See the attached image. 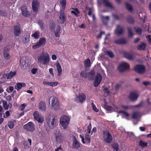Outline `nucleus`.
I'll list each match as a JSON object with an SVG mask.
<instances>
[{"instance_id": "nucleus-1", "label": "nucleus", "mask_w": 151, "mask_h": 151, "mask_svg": "<svg viewBox=\"0 0 151 151\" xmlns=\"http://www.w3.org/2000/svg\"><path fill=\"white\" fill-rule=\"evenodd\" d=\"M46 121L49 127L51 129H53L56 125L57 117L53 114H49L47 116Z\"/></svg>"}, {"instance_id": "nucleus-2", "label": "nucleus", "mask_w": 151, "mask_h": 151, "mask_svg": "<svg viewBox=\"0 0 151 151\" xmlns=\"http://www.w3.org/2000/svg\"><path fill=\"white\" fill-rule=\"evenodd\" d=\"M38 62L44 65L48 64L50 61V56L48 53L43 52L38 55L37 57Z\"/></svg>"}, {"instance_id": "nucleus-3", "label": "nucleus", "mask_w": 151, "mask_h": 151, "mask_svg": "<svg viewBox=\"0 0 151 151\" xmlns=\"http://www.w3.org/2000/svg\"><path fill=\"white\" fill-rule=\"evenodd\" d=\"M49 103L52 109L57 110L59 108L60 106L59 101L55 97L51 96L49 99Z\"/></svg>"}, {"instance_id": "nucleus-4", "label": "nucleus", "mask_w": 151, "mask_h": 151, "mask_svg": "<svg viewBox=\"0 0 151 151\" xmlns=\"http://www.w3.org/2000/svg\"><path fill=\"white\" fill-rule=\"evenodd\" d=\"M50 26L52 31H54L55 36L57 37H59L60 34V27L58 25H56L54 22H51Z\"/></svg>"}, {"instance_id": "nucleus-5", "label": "nucleus", "mask_w": 151, "mask_h": 151, "mask_svg": "<svg viewBox=\"0 0 151 151\" xmlns=\"http://www.w3.org/2000/svg\"><path fill=\"white\" fill-rule=\"evenodd\" d=\"M70 118L66 115L62 116L60 119V123L61 126L64 129L67 128L69 124Z\"/></svg>"}, {"instance_id": "nucleus-6", "label": "nucleus", "mask_w": 151, "mask_h": 151, "mask_svg": "<svg viewBox=\"0 0 151 151\" xmlns=\"http://www.w3.org/2000/svg\"><path fill=\"white\" fill-rule=\"evenodd\" d=\"M54 137L57 142H60L63 140V136L59 130H55L54 132Z\"/></svg>"}, {"instance_id": "nucleus-7", "label": "nucleus", "mask_w": 151, "mask_h": 151, "mask_svg": "<svg viewBox=\"0 0 151 151\" xmlns=\"http://www.w3.org/2000/svg\"><path fill=\"white\" fill-rule=\"evenodd\" d=\"M8 47H6L4 48V50L3 52V56L4 58V62L7 64L10 63L12 60V58L11 56L9 55V53L6 51L8 50Z\"/></svg>"}, {"instance_id": "nucleus-8", "label": "nucleus", "mask_w": 151, "mask_h": 151, "mask_svg": "<svg viewBox=\"0 0 151 151\" xmlns=\"http://www.w3.org/2000/svg\"><path fill=\"white\" fill-rule=\"evenodd\" d=\"M103 138L104 141L107 143H110L112 141V136L107 131H105L103 132Z\"/></svg>"}, {"instance_id": "nucleus-9", "label": "nucleus", "mask_w": 151, "mask_h": 151, "mask_svg": "<svg viewBox=\"0 0 151 151\" xmlns=\"http://www.w3.org/2000/svg\"><path fill=\"white\" fill-rule=\"evenodd\" d=\"M35 124L32 122H29L24 126V129L28 131L33 132L35 130Z\"/></svg>"}, {"instance_id": "nucleus-10", "label": "nucleus", "mask_w": 151, "mask_h": 151, "mask_svg": "<svg viewBox=\"0 0 151 151\" xmlns=\"http://www.w3.org/2000/svg\"><path fill=\"white\" fill-rule=\"evenodd\" d=\"M86 98V95L82 93H79L77 95L75 99V101L78 102L82 103L85 101Z\"/></svg>"}, {"instance_id": "nucleus-11", "label": "nucleus", "mask_w": 151, "mask_h": 151, "mask_svg": "<svg viewBox=\"0 0 151 151\" xmlns=\"http://www.w3.org/2000/svg\"><path fill=\"white\" fill-rule=\"evenodd\" d=\"M129 65L127 63L123 62L121 63L118 66V69L120 72H122L129 69Z\"/></svg>"}, {"instance_id": "nucleus-12", "label": "nucleus", "mask_w": 151, "mask_h": 151, "mask_svg": "<svg viewBox=\"0 0 151 151\" xmlns=\"http://www.w3.org/2000/svg\"><path fill=\"white\" fill-rule=\"evenodd\" d=\"M40 3L38 0H33L32 2V7L34 12H37L38 11Z\"/></svg>"}, {"instance_id": "nucleus-13", "label": "nucleus", "mask_w": 151, "mask_h": 151, "mask_svg": "<svg viewBox=\"0 0 151 151\" xmlns=\"http://www.w3.org/2000/svg\"><path fill=\"white\" fill-rule=\"evenodd\" d=\"M14 35L16 37L19 36L21 33L20 24L19 23L16 24L14 27Z\"/></svg>"}, {"instance_id": "nucleus-14", "label": "nucleus", "mask_w": 151, "mask_h": 151, "mask_svg": "<svg viewBox=\"0 0 151 151\" xmlns=\"http://www.w3.org/2000/svg\"><path fill=\"white\" fill-rule=\"evenodd\" d=\"M65 19L66 17L65 15L64 10H60L58 19V22L61 24H63Z\"/></svg>"}, {"instance_id": "nucleus-15", "label": "nucleus", "mask_w": 151, "mask_h": 151, "mask_svg": "<svg viewBox=\"0 0 151 151\" xmlns=\"http://www.w3.org/2000/svg\"><path fill=\"white\" fill-rule=\"evenodd\" d=\"M33 116L35 119L39 122L42 123L43 121V117L39 114L38 111H35L33 113Z\"/></svg>"}, {"instance_id": "nucleus-16", "label": "nucleus", "mask_w": 151, "mask_h": 151, "mask_svg": "<svg viewBox=\"0 0 151 151\" xmlns=\"http://www.w3.org/2000/svg\"><path fill=\"white\" fill-rule=\"evenodd\" d=\"M134 70L139 74L143 73L145 70V67L142 65H136L134 68Z\"/></svg>"}, {"instance_id": "nucleus-17", "label": "nucleus", "mask_w": 151, "mask_h": 151, "mask_svg": "<svg viewBox=\"0 0 151 151\" xmlns=\"http://www.w3.org/2000/svg\"><path fill=\"white\" fill-rule=\"evenodd\" d=\"M102 79L101 76L99 73H97L95 76L94 82V86L96 87L98 86L101 82Z\"/></svg>"}, {"instance_id": "nucleus-18", "label": "nucleus", "mask_w": 151, "mask_h": 151, "mask_svg": "<svg viewBox=\"0 0 151 151\" xmlns=\"http://www.w3.org/2000/svg\"><path fill=\"white\" fill-rule=\"evenodd\" d=\"M72 146L75 149H77L80 147L79 142L73 136L72 138Z\"/></svg>"}, {"instance_id": "nucleus-19", "label": "nucleus", "mask_w": 151, "mask_h": 151, "mask_svg": "<svg viewBox=\"0 0 151 151\" xmlns=\"http://www.w3.org/2000/svg\"><path fill=\"white\" fill-rule=\"evenodd\" d=\"M20 64L22 69H25L27 68L28 65L26 63L25 58L23 57L21 58Z\"/></svg>"}, {"instance_id": "nucleus-20", "label": "nucleus", "mask_w": 151, "mask_h": 151, "mask_svg": "<svg viewBox=\"0 0 151 151\" xmlns=\"http://www.w3.org/2000/svg\"><path fill=\"white\" fill-rule=\"evenodd\" d=\"M124 32L123 28L120 25H118L117 26L115 31L116 34L117 35L123 34Z\"/></svg>"}, {"instance_id": "nucleus-21", "label": "nucleus", "mask_w": 151, "mask_h": 151, "mask_svg": "<svg viewBox=\"0 0 151 151\" xmlns=\"http://www.w3.org/2000/svg\"><path fill=\"white\" fill-rule=\"evenodd\" d=\"M124 57L129 60H132L134 57V54L133 53H128L127 52H124Z\"/></svg>"}, {"instance_id": "nucleus-22", "label": "nucleus", "mask_w": 151, "mask_h": 151, "mask_svg": "<svg viewBox=\"0 0 151 151\" xmlns=\"http://www.w3.org/2000/svg\"><path fill=\"white\" fill-rule=\"evenodd\" d=\"M138 96L136 92L131 93L129 96V97L132 101H135L137 99Z\"/></svg>"}, {"instance_id": "nucleus-23", "label": "nucleus", "mask_w": 151, "mask_h": 151, "mask_svg": "<svg viewBox=\"0 0 151 151\" xmlns=\"http://www.w3.org/2000/svg\"><path fill=\"white\" fill-rule=\"evenodd\" d=\"M39 108L42 111H45L46 109V106L45 103L43 101L40 102Z\"/></svg>"}, {"instance_id": "nucleus-24", "label": "nucleus", "mask_w": 151, "mask_h": 151, "mask_svg": "<svg viewBox=\"0 0 151 151\" xmlns=\"http://www.w3.org/2000/svg\"><path fill=\"white\" fill-rule=\"evenodd\" d=\"M22 14L23 16L27 17L29 15V13L27 11V7L26 6H24L22 7Z\"/></svg>"}, {"instance_id": "nucleus-25", "label": "nucleus", "mask_w": 151, "mask_h": 151, "mask_svg": "<svg viewBox=\"0 0 151 151\" xmlns=\"http://www.w3.org/2000/svg\"><path fill=\"white\" fill-rule=\"evenodd\" d=\"M25 86V84L24 83H18L16 85L15 88L17 91H19L22 87H24Z\"/></svg>"}, {"instance_id": "nucleus-26", "label": "nucleus", "mask_w": 151, "mask_h": 151, "mask_svg": "<svg viewBox=\"0 0 151 151\" xmlns=\"http://www.w3.org/2000/svg\"><path fill=\"white\" fill-rule=\"evenodd\" d=\"M102 3L108 7L110 8H112L113 7L111 4L107 0H102Z\"/></svg>"}, {"instance_id": "nucleus-27", "label": "nucleus", "mask_w": 151, "mask_h": 151, "mask_svg": "<svg viewBox=\"0 0 151 151\" xmlns=\"http://www.w3.org/2000/svg\"><path fill=\"white\" fill-rule=\"evenodd\" d=\"M114 42L117 44H123L126 43V41L124 39H121L115 40Z\"/></svg>"}, {"instance_id": "nucleus-28", "label": "nucleus", "mask_w": 151, "mask_h": 151, "mask_svg": "<svg viewBox=\"0 0 151 151\" xmlns=\"http://www.w3.org/2000/svg\"><path fill=\"white\" fill-rule=\"evenodd\" d=\"M4 107L6 110H7L9 107L11 108L12 106V104L10 103L7 104V102L5 101H3V105Z\"/></svg>"}, {"instance_id": "nucleus-29", "label": "nucleus", "mask_w": 151, "mask_h": 151, "mask_svg": "<svg viewBox=\"0 0 151 151\" xmlns=\"http://www.w3.org/2000/svg\"><path fill=\"white\" fill-rule=\"evenodd\" d=\"M55 65L57 68L58 75H60L62 73V69L60 64L59 63H57L55 64Z\"/></svg>"}, {"instance_id": "nucleus-30", "label": "nucleus", "mask_w": 151, "mask_h": 151, "mask_svg": "<svg viewBox=\"0 0 151 151\" xmlns=\"http://www.w3.org/2000/svg\"><path fill=\"white\" fill-rule=\"evenodd\" d=\"M46 42V41L45 38L43 37L40 38L37 43L40 47L41 46H44Z\"/></svg>"}, {"instance_id": "nucleus-31", "label": "nucleus", "mask_w": 151, "mask_h": 151, "mask_svg": "<svg viewBox=\"0 0 151 151\" xmlns=\"http://www.w3.org/2000/svg\"><path fill=\"white\" fill-rule=\"evenodd\" d=\"M16 123V121H11L8 123V126L10 129H12L14 127Z\"/></svg>"}, {"instance_id": "nucleus-32", "label": "nucleus", "mask_w": 151, "mask_h": 151, "mask_svg": "<svg viewBox=\"0 0 151 151\" xmlns=\"http://www.w3.org/2000/svg\"><path fill=\"white\" fill-rule=\"evenodd\" d=\"M60 3L62 7V9L61 10H64L66 4V0H60Z\"/></svg>"}, {"instance_id": "nucleus-33", "label": "nucleus", "mask_w": 151, "mask_h": 151, "mask_svg": "<svg viewBox=\"0 0 151 151\" xmlns=\"http://www.w3.org/2000/svg\"><path fill=\"white\" fill-rule=\"evenodd\" d=\"M146 44L145 43H142L137 46V49L139 50H144Z\"/></svg>"}, {"instance_id": "nucleus-34", "label": "nucleus", "mask_w": 151, "mask_h": 151, "mask_svg": "<svg viewBox=\"0 0 151 151\" xmlns=\"http://www.w3.org/2000/svg\"><path fill=\"white\" fill-rule=\"evenodd\" d=\"M89 75V74H88V73H86L85 71H82L81 73V76L85 78H90V77Z\"/></svg>"}, {"instance_id": "nucleus-35", "label": "nucleus", "mask_w": 151, "mask_h": 151, "mask_svg": "<svg viewBox=\"0 0 151 151\" xmlns=\"http://www.w3.org/2000/svg\"><path fill=\"white\" fill-rule=\"evenodd\" d=\"M102 19L104 23L106 24L108 22L109 20V17L108 16H101Z\"/></svg>"}, {"instance_id": "nucleus-36", "label": "nucleus", "mask_w": 151, "mask_h": 151, "mask_svg": "<svg viewBox=\"0 0 151 151\" xmlns=\"http://www.w3.org/2000/svg\"><path fill=\"white\" fill-rule=\"evenodd\" d=\"M40 33L38 32H36L33 33L31 36L35 39H38L40 37Z\"/></svg>"}, {"instance_id": "nucleus-37", "label": "nucleus", "mask_w": 151, "mask_h": 151, "mask_svg": "<svg viewBox=\"0 0 151 151\" xmlns=\"http://www.w3.org/2000/svg\"><path fill=\"white\" fill-rule=\"evenodd\" d=\"M140 116V114L139 112H134L133 113L132 117L134 119H136Z\"/></svg>"}, {"instance_id": "nucleus-38", "label": "nucleus", "mask_w": 151, "mask_h": 151, "mask_svg": "<svg viewBox=\"0 0 151 151\" xmlns=\"http://www.w3.org/2000/svg\"><path fill=\"white\" fill-rule=\"evenodd\" d=\"M105 55L109 56L111 58H113L114 56L113 53L110 51H107L105 52Z\"/></svg>"}, {"instance_id": "nucleus-39", "label": "nucleus", "mask_w": 151, "mask_h": 151, "mask_svg": "<svg viewBox=\"0 0 151 151\" xmlns=\"http://www.w3.org/2000/svg\"><path fill=\"white\" fill-rule=\"evenodd\" d=\"M84 65L86 67H88L91 65V62L89 59H87L84 61Z\"/></svg>"}, {"instance_id": "nucleus-40", "label": "nucleus", "mask_w": 151, "mask_h": 151, "mask_svg": "<svg viewBox=\"0 0 151 151\" xmlns=\"http://www.w3.org/2000/svg\"><path fill=\"white\" fill-rule=\"evenodd\" d=\"M16 73L15 71L14 72H11L9 73L8 74L7 77V79H10L13 77L15 75Z\"/></svg>"}, {"instance_id": "nucleus-41", "label": "nucleus", "mask_w": 151, "mask_h": 151, "mask_svg": "<svg viewBox=\"0 0 151 151\" xmlns=\"http://www.w3.org/2000/svg\"><path fill=\"white\" fill-rule=\"evenodd\" d=\"M112 146L116 151H118L119 150V146L117 143H113Z\"/></svg>"}, {"instance_id": "nucleus-42", "label": "nucleus", "mask_w": 151, "mask_h": 151, "mask_svg": "<svg viewBox=\"0 0 151 151\" xmlns=\"http://www.w3.org/2000/svg\"><path fill=\"white\" fill-rule=\"evenodd\" d=\"M139 145L142 147H144L147 146V143L141 140L139 141Z\"/></svg>"}, {"instance_id": "nucleus-43", "label": "nucleus", "mask_w": 151, "mask_h": 151, "mask_svg": "<svg viewBox=\"0 0 151 151\" xmlns=\"http://www.w3.org/2000/svg\"><path fill=\"white\" fill-rule=\"evenodd\" d=\"M71 13L77 16H78V14L79 13V12L77 9H73V10L71 11Z\"/></svg>"}, {"instance_id": "nucleus-44", "label": "nucleus", "mask_w": 151, "mask_h": 151, "mask_svg": "<svg viewBox=\"0 0 151 151\" xmlns=\"http://www.w3.org/2000/svg\"><path fill=\"white\" fill-rule=\"evenodd\" d=\"M127 21L129 23H133L134 22V20L132 18L131 16H129L127 17Z\"/></svg>"}, {"instance_id": "nucleus-45", "label": "nucleus", "mask_w": 151, "mask_h": 151, "mask_svg": "<svg viewBox=\"0 0 151 151\" xmlns=\"http://www.w3.org/2000/svg\"><path fill=\"white\" fill-rule=\"evenodd\" d=\"M128 137H130L131 139H134L135 138V136L132 132H127Z\"/></svg>"}, {"instance_id": "nucleus-46", "label": "nucleus", "mask_w": 151, "mask_h": 151, "mask_svg": "<svg viewBox=\"0 0 151 151\" xmlns=\"http://www.w3.org/2000/svg\"><path fill=\"white\" fill-rule=\"evenodd\" d=\"M126 5L127 9L129 11H131L132 10V7L130 4L128 3H126Z\"/></svg>"}, {"instance_id": "nucleus-47", "label": "nucleus", "mask_w": 151, "mask_h": 151, "mask_svg": "<svg viewBox=\"0 0 151 151\" xmlns=\"http://www.w3.org/2000/svg\"><path fill=\"white\" fill-rule=\"evenodd\" d=\"M127 29L128 30V34L129 37H132L133 36V34L131 29L129 27H128Z\"/></svg>"}, {"instance_id": "nucleus-48", "label": "nucleus", "mask_w": 151, "mask_h": 151, "mask_svg": "<svg viewBox=\"0 0 151 151\" xmlns=\"http://www.w3.org/2000/svg\"><path fill=\"white\" fill-rule=\"evenodd\" d=\"M93 109L96 112H98L99 111V110L98 109L95 105L93 103H91Z\"/></svg>"}, {"instance_id": "nucleus-49", "label": "nucleus", "mask_w": 151, "mask_h": 151, "mask_svg": "<svg viewBox=\"0 0 151 151\" xmlns=\"http://www.w3.org/2000/svg\"><path fill=\"white\" fill-rule=\"evenodd\" d=\"M58 84L57 82H50V86L54 87L56 86Z\"/></svg>"}, {"instance_id": "nucleus-50", "label": "nucleus", "mask_w": 151, "mask_h": 151, "mask_svg": "<svg viewBox=\"0 0 151 151\" xmlns=\"http://www.w3.org/2000/svg\"><path fill=\"white\" fill-rule=\"evenodd\" d=\"M119 113L122 114L124 115L126 117L128 116L129 115V114L128 113L123 111H119Z\"/></svg>"}, {"instance_id": "nucleus-51", "label": "nucleus", "mask_w": 151, "mask_h": 151, "mask_svg": "<svg viewBox=\"0 0 151 151\" xmlns=\"http://www.w3.org/2000/svg\"><path fill=\"white\" fill-rule=\"evenodd\" d=\"M136 32L139 34H141L142 29L140 27H137L135 28Z\"/></svg>"}, {"instance_id": "nucleus-52", "label": "nucleus", "mask_w": 151, "mask_h": 151, "mask_svg": "<svg viewBox=\"0 0 151 151\" xmlns=\"http://www.w3.org/2000/svg\"><path fill=\"white\" fill-rule=\"evenodd\" d=\"M121 106L122 109L125 110L131 108V106H130L125 105H121Z\"/></svg>"}, {"instance_id": "nucleus-53", "label": "nucleus", "mask_w": 151, "mask_h": 151, "mask_svg": "<svg viewBox=\"0 0 151 151\" xmlns=\"http://www.w3.org/2000/svg\"><path fill=\"white\" fill-rule=\"evenodd\" d=\"M7 14V13L4 11L0 10V14L2 16L7 17L8 16Z\"/></svg>"}, {"instance_id": "nucleus-54", "label": "nucleus", "mask_w": 151, "mask_h": 151, "mask_svg": "<svg viewBox=\"0 0 151 151\" xmlns=\"http://www.w3.org/2000/svg\"><path fill=\"white\" fill-rule=\"evenodd\" d=\"M40 46L38 43L37 42L35 44L33 45L32 46V48L33 49H36L39 47H40Z\"/></svg>"}, {"instance_id": "nucleus-55", "label": "nucleus", "mask_w": 151, "mask_h": 151, "mask_svg": "<svg viewBox=\"0 0 151 151\" xmlns=\"http://www.w3.org/2000/svg\"><path fill=\"white\" fill-rule=\"evenodd\" d=\"M29 41V39L28 37H24L22 39V42L24 43H27Z\"/></svg>"}, {"instance_id": "nucleus-56", "label": "nucleus", "mask_w": 151, "mask_h": 151, "mask_svg": "<svg viewBox=\"0 0 151 151\" xmlns=\"http://www.w3.org/2000/svg\"><path fill=\"white\" fill-rule=\"evenodd\" d=\"M91 124H90L88 127L87 128V131L90 134L91 133V135L92 134V132H91L90 131L91 129Z\"/></svg>"}, {"instance_id": "nucleus-57", "label": "nucleus", "mask_w": 151, "mask_h": 151, "mask_svg": "<svg viewBox=\"0 0 151 151\" xmlns=\"http://www.w3.org/2000/svg\"><path fill=\"white\" fill-rule=\"evenodd\" d=\"M95 73V72L94 70H92L90 72L88 73V74H89V76H90V78H91L94 75Z\"/></svg>"}, {"instance_id": "nucleus-58", "label": "nucleus", "mask_w": 151, "mask_h": 151, "mask_svg": "<svg viewBox=\"0 0 151 151\" xmlns=\"http://www.w3.org/2000/svg\"><path fill=\"white\" fill-rule=\"evenodd\" d=\"M26 106V104H22L20 107V110L22 111H23L24 109V108Z\"/></svg>"}, {"instance_id": "nucleus-59", "label": "nucleus", "mask_w": 151, "mask_h": 151, "mask_svg": "<svg viewBox=\"0 0 151 151\" xmlns=\"http://www.w3.org/2000/svg\"><path fill=\"white\" fill-rule=\"evenodd\" d=\"M7 76L8 74L5 73L3 76L1 77V78L3 80L4 82L6 80V78L7 79Z\"/></svg>"}, {"instance_id": "nucleus-60", "label": "nucleus", "mask_w": 151, "mask_h": 151, "mask_svg": "<svg viewBox=\"0 0 151 151\" xmlns=\"http://www.w3.org/2000/svg\"><path fill=\"white\" fill-rule=\"evenodd\" d=\"M85 139H86V142H89L90 141V137L88 134L86 135V137H85Z\"/></svg>"}, {"instance_id": "nucleus-61", "label": "nucleus", "mask_w": 151, "mask_h": 151, "mask_svg": "<svg viewBox=\"0 0 151 151\" xmlns=\"http://www.w3.org/2000/svg\"><path fill=\"white\" fill-rule=\"evenodd\" d=\"M146 38L147 39L149 43L151 45V36L148 35L146 37Z\"/></svg>"}, {"instance_id": "nucleus-62", "label": "nucleus", "mask_w": 151, "mask_h": 151, "mask_svg": "<svg viewBox=\"0 0 151 151\" xmlns=\"http://www.w3.org/2000/svg\"><path fill=\"white\" fill-rule=\"evenodd\" d=\"M104 32H101L100 34L96 37V38L98 39H100L101 38L102 35L104 34Z\"/></svg>"}, {"instance_id": "nucleus-63", "label": "nucleus", "mask_w": 151, "mask_h": 151, "mask_svg": "<svg viewBox=\"0 0 151 151\" xmlns=\"http://www.w3.org/2000/svg\"><path fill=\"white\" fill-rule=\"evenodd\" d=\"M106 109L109 111H111L112 110V108L111 106H105Z\"/></svg>"}, {"instance_id": "nucleus-64", "label": "nucleus", "mask_w": 151, "mask_h": 151, "mask_svg": "<svg viewBox=\"0 0 151 151\" xmlns=\"http://www.w3.org/2000/svg\"><path fill=\"white\" fill-rule=\"evenodd\" d=\"M42 83L44 85H46L50 86V82L44 81Z\"/></svg>"}]
</instances>
